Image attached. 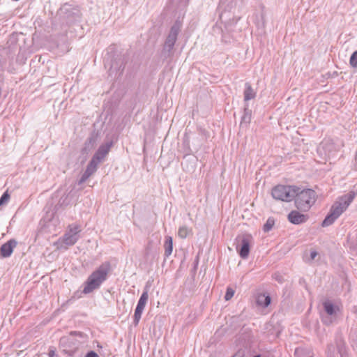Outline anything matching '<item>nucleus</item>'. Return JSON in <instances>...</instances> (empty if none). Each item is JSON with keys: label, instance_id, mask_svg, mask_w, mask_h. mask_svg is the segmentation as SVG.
Segmentation results:
<instances>
[{"label": "nucleus", "instance_id": "25", "mask_svg": "<svg viewBox=\"0 0 357 357\" xmlns=\"http://www.w3.org/2000/svg\"><path fill=\"white\" fill-rule=\"evenodd\" d=\"M190 231L186 226H182L178 229V235L181 238H185Z\"/></svg>", "mask_w": 357, "mask_h": 357}, {"label": "nucleus", "instance_id": "7", "mask_svg": "<svg viewBox=\"0 0 357 357\" xmlns=\"http://www.w3.org/2000/svg\"><path fill=\"white\" fill-rule=\"evenodd\" d=\"M60 15L66 20L67 23H74L80 20L82 13L77 6L64 3L60 8Z\"/></svg>", "mask_w": 357, "mask_h": 357}, {"label": "nucleus", "instance_id": "38", "mask_svg": "<svg viewBox=\"0 0 357 357\" xmlns=\"http://www.w3.org/2000/svg\"><path fill=\"white\" fill-rule=\"evenodd\" d=\"M276 280H279V282H281L280 278H276Z\"/></svg>", "mask_w": 357, "mask_h": 357}, {"label": "nucleus", "instance_id": "3", "mask_svg": "<svg viewBox=\"0 0 357 357\" xmlns=\"http://www.w3.org/2000/svg\"><path fill=\"white\" fill-rule=\"evenodd\" d=\"M356 192H349L348 194L340 197L338 202H336L331 207L330 212L326 216L321 223L324 227H328L334 223V222L340 216V215L347 208L354 200Z\"/></svg>", "mask_w": 357, "mask_h": 357}, {"label": "nucleus", "instance_id": "2", "mask_svg": "<svg viewBox=\"0 0 357 357\" xmlns=\"http://www.w3.org/2000/svg\"><path fill=\"white\" fill-rule=\"evenodd\" d=\"M112 271L111 264L105 261L98 268L92 272L84 282L82 292L85 294H90L100 287L101 284L107 280L109 273Z\"/></svg>", "mask_w": 357, "mask_h": 357}, {"label": "nucleus", "instance_id": "35", "mask_svg": "<svg viewBox=\"0 0 357 357\" xmlns=\"http://www.w3.org/2000/svg\"><path fill=\"white\" fill-rule=\"evenodd\" d=\"M253 357H261V356L260 354H257V355L254 356Z\"/></svg>", "mask_w": 357, "mask_h": 357}, {"label": "nucleus", "instance_id": "15", "mask_svg": "<svg viewBox=\"0 0 357 357\" xmlns=\"http://www.w3.org/2000/svg\"><path fill=\"white\" fill-rule=\"evenodd\" d=\"M17 245V242L15 239L12 238L9 240L0 248V256L3 258L10 257Z\"/></svg>", "mask_w": 357, "mask_h": 357}, {"label": "nucleus", "instance_id": "6", "mask_svg": "<svg viewBox=\"0 0 357 357\" xmlns=\"http://www.w3.org/2000/svg\"><path fill=\"white\" fill-rule=\"evenodd\" d=\"M295 186L278 185L272 190V196L275 199L290 202L295 197Z\"/></svg>", "mask_w": 357, "mask_h": 357}, {"label": "nucleus", "instance_id": "24", "mask_svg": "<svg viewBox=\"0 0 357 357\" xmlns=\"http://www.w3.org/2000/svg\"><path fill=\"white\" fill-rule=\"evenodd\" d=\"M275 225V219L272 217H270L266 220V222L264 225L263 230L264 232H268L272 229Z\"/></svg>", "mask_w": 357, "mask_h": 357}, {"label": "nucleus", "instance_id": "16", "mask_svg": "<svg viewBox=\"0 0 357 357\" xmlns=\"http://www.w3.org/2000/svg\"><path fill=\"white\" fill-rule=\"evenodd\" d=\"M288 220L294 225H300L305 222L307 219V215L301 213L297 211H291L287 216Z\"/></svg>", "mask_w": 357, "mask_h": 357}, {"label": "nucleus", "instance_id": "13", "mask_svg": "<svg viewBox=\"0 0 357 357\" xmlns=\"http://www.w3.org/2000/svg\"><path fill=\"white\" fill-rule=\"evenodd\" d=\"M323 306L326 313L331 317L323 318V321L324 324L329 325L333 322V318L336 316L337 307L330 301L324 302Z\"/></svg>", "mask_w": 357, "mask_h": 357}, {"label": "nucleus", "instance_id": "1", "mask_svg": "<svg viewBox=\"0 0 357 357\" xmlns=\"http://www.w3.org/2000/svg\"><path fill=\"white\" fill-rule=\"evenodd\" d=\"M87 335L82 332L72 331L60 339V349L70 356L80 355L79 349L86 343Z\"/></svg>", "mask_w": 357, "mask_h": 357}, {"label": "nucleus", "instance_id": "36", "mask_svg": "<svg viewBox=\"0 0 357 357\" xmlns=\"http://www.w3.org/2000/svg\"><path fill=\"white\" fill-rule=\"evenodd\" d=\"M276 280H279V282H281L280 278H276Z\"/></svg>", "mask_w": 357, "mask_h": 357}, {"label": "nucleus", "instance_id": "23", "mask_svg": "<svg viewBox=\"0 0 357 357\" xmlns=\"http://www.w3.org/2000/svg\"><path fill=\"white\" fill-rule=\"evenodd\" d=\"M251 116L252 110L248 108V105H245L244 107V114L242 116L241 124L249 123L251 121Z\"/></svg>", "mask_w": 357, "mask_h": 357}, {"label": "nucleus", "instance_id": "14", "mask_svg": "<svg viewBox=\"0 0 357 357\" xmlns=\"http://www.w3.org/2000/svg\"><path fill=\"white\" fill-rule=\"evenodd\" d=\"M236 3L234 0H220V9L222 10V12L220 14V18L222 20L226 19L228 17L227 14L236 7Z\"/></svg>", "mask_w": 357, "mask_h": 357}, {"label": "nucleus", "instance_id": "17", "mask_svg": "<svg viewBox=\"0 0 357 357\" xmlns=\"http://www.w3.org/2000/svg\"><path fill=\"white\" fill-rule=\"evenodd\" d=\"M124 69V65L123 61L119 59V61H112L110 68H109V75H112L114 72H116V76H119L121 75L122 72Z\"/></svg>", "mask_w": 357, "mask_h": 357}, {"label": "nucleus", "instance_id": "31", "mask_svg": "<svg viewBox=\"0 0 357 357\" xmlns=\"http://www.w3.org/2000/svg\"><path fill=\"white\" fill-rule=\"evenodd\" d=\"M56 356L55 350L50 349L48 353V357H54Z\"/></svg>", "mask_w": 357, "mask_h": 357}, {"label": "nucleus", "instance_id": "19", "mask_svg": "<svg viewBox=\"0 0 357 357\" xmlns=\"http://www.w3.org/2000/svg\"><path fill=\"white\" fill-rule=\"evenodd\" d=\"M245 86V89L244 91V100L246 102L254 99L256 96V92L252 88L251 84L248 82H246Z\"/></svg>", "mask_w": 357, "mask_h": 357}, {"label": "nucleus", "instance_id": "11", "mask_svg": "<svg viewBox=\"0 0 357 357\" xmlns=\"http://www.w3.org/2000/svg\"><path fill=\"white\" fill-rule=\"evenodd\" d=\"M113 144L114 142L112 140L107 141L105 144H102L99 146L92 158L99 163L101 162L109 153Z\"/></svg>", "mask_w": 357, "mask_h": 357}, {"label": "nucleus", "instance_id": "12", "mask_svg": "<svg viewBox=\"0 0 357 357\" xmlns=\"http://www.w3.org/2000/svg\"><path fill=\"white\" fill-rule=\"evenodd\" d=\"M98 164V162L91 158V161L86 166V170L84 171V172L83 173L80 179L78 181L79 185H81L86 182V181L96 172Z\"/></svg>", "mask_w": 357, "mask_h": 357}, {"label": "nucleus", "instance_id": "10", "mask_svg": "<svg viewBox=\"0 0 357 357\" xmlns=\"http://www.w3.org/2000/svg\"><path fill=\"white\" fill-rule=\"evenodd\" d=\"M149 299V294L147 291H144L141 295L137 307L135 310L133 324L135 326H137L141 319L142 314L145 307V305Z\"/></svg>", "mask_w": 357, "mask_h": 357}, {"label": "nucleus", "instance_id": "20", "mask_svg": "<svg viewBox=\"0 0 357 357\" xmlns=\"http://www.w3.org/2000/svg\"><path fill=\"white\" fill-rule=\"evenodd\" d=\"M79 239V235H75L67 232L63 237V243L67 245H73Z\"/></svg>", "mask_w": 357, "mask_h": 357}, {"label": "nucleus", "instance_id": "22", "mask_svg": "<svg viewBox=\"0 0 357 357\" xmlns=\"http://www.w3.org/2000/svg\"><path fill=\"white\" fill-rule=\"evenodd\" d=\"M271 301V298L268 295L266 296L265 294H260L257 298V305L264 307H268L270 305Z\"/></svg>", "mask_w": 357, "mask_h": 357}, {"label": "nucleus", "instance_id": "32", "mask_svg": "<svg viewBox=\"0 0 357 357\" xmlns=\"http://www.w3.org/2000/svg\"><path fill=\"white\" fill-rule=\"evenodd\" d=\"M317 252L315 250H312L310 252V259H314V258L317 257Z\"/></svg>", "mask_w": 357, "mask_h": 357}, {"label": "nucleus", "instance_id": "5", "mask_svg": "<svg viewBox=\"0 0 357 357\" xmlns=\"http://www.w3.org/2000/svg\"><path fill=\"white\" fill-rule=\"evenodd\" d=\"M295 194V205L301 211H308L316 201V192L312 189H304L299 192V188L296 187Z\"/></svg>", "mask_w": 357, "mask_h": 357}, {"label": "nucleus", "instance_id": "29", "mask_svg": "<svg viewBox=\"0 0 357 357\" xmlns=\"http://www.w3.org/2000/svg\"><path fill=\"white\" fill-rule=\"evenodd\" d=\"M80 231H81V229H80L79 225H70L69 231L68 232H69L70 234H75V235H78V234Z\"/></svg>", "mask_w": 357, "mask_h": 357}, {"label": "nucleus", "instance_id": "8", "mask_svg": "<svg viewBox=\"0 0 357 357\" xmlns=\"http://www.w3.org/2000/svg\"><path fill=\"white\" fill-rule=\"evenodd\" d=\"M326 352L327 357H348L345 343L341 337L335 339V344H329Z\"/></svg>", "mask_w": 357, "mask_h": 357}, {"label": "nucleus", "instance_id": "28", "mask_svg": "<svg viewBox=\"0 0 357 357\" xmlns=\"http://www.w3.org/2000/svg\"><path fill=\"white\" fill-rule=\"evenodd\" d=\"M234 290L231 287H227L225 296V299L226 301H229L234 296Z\"/></svg>", "mask_w": 357, "mask_h": 357}, {"label": "nucleus", "instance_id": "26", "mask_svg": "<svg viewBox=\"0 0 357 357\" xmlns=\"http://www.w3.org/2000/svg\"><path fill=\"white\" fill-rule=\"evenodd\" d=\"M10 194L8 193V190L4 192L1 197H0V206L2 205L6 204L10 199Z\"/></svg>", "mask_w": 357, "mask_h": 357}, {"label": "nucleus", "instance_id": "39", "mask_svg": "<svg viewBox=\"0 0 357 357\" xmlns=\"http://www.w3.org/2000/svg\"><path fill=\"white\" fill-rule=\"evenodd\" d=\"M182 166L184 167V164L183 163H182ZM183 169H185V167H183Z\"/></svg>", "mask_w": 357, "mask_h": 357}, {"label": "nucleus", "instance_id": "9", "mask_svg": "<svg viewBox=\"0 0 357 357\" xmlns=\"http://www.w3.org/2000/svg\"><path fill=\"white\" fill-rule=\"evenodd\" d=\"M252 240V237L250 234L238 236L236 238V241L238 242L236 249L241 258L246 259L248 257L250 253V245Z\"/></svg>", "mask_w": 357, "mask_h": 357}, {"label": "nucleus", "instance_id": "21", "mask_svg": "<svg viewBox=\"0 0 357 357\" xmlns=\"http://www.w3.org/2000/svg\"><path fill=\"white\" fill-rule=\"evenodd\" d=\"M165 256L169 257L172 253L173 250V240L171 236H166L164 243Z\"/></svg>", "mask_w": 357, "mask_h": 357}, {"label": "nucleus", "instance_id": "34", "mask_svg": "<svg viewBox=\"0 0 357 357\" xmlns=\"http://www.w3.org/2000/svg\"><path fill=\"white\" fill-rule=\"evenodd\" d=\"M354 336H356L357 337V333H354V334L352 335V338L354 337Z\"/></svg>", "mask_w": 357, "mask_h": 357}, {"label": "nucleus", "instance_id": "18", "mask_svg": "<svg viewBox=\"0 0 357 357\" xmlns=\"http://www.w3.org/2000/svg\"><path fill=\"white\" fill-rule=\"evenodd\" d=\"M96 142V137L94 135L90 136L85 142L84 146L82 149L83 153H88L93 149Z\"/></svg>", "mask_w": 357, "mask_h": 357}, {"label": "nucleus", "instance_id": "4", "mask_svg": "<svg viewBox=\"0 0 357 357\" xmlns=\"http://www.w3.org/2000/svg\"><path fill=\"white\" fill-rule=\"evenodd\" d=\"M181 24L178 21H176L172 26L161 51L160 56L163 60L171 59L174 56V47L177 40L178 35L181 31Z\"/></svg>", "mask_w": 357, "mask_h": 357}, {"label": "nucleus", "instance_id": "30", "mask_svg": "<svg viewBox=\"0 0 357 357\" xmlns=\"http://www.w3.org/2000/svg\"><path fill=\"white\" fill-rule=\"evenodd\" d=\"M85 357H99V356L97 354L96 352L93 351H90L86 354Z\"/></svg>", "mask_w": 357, "mask_h": 357}, {"label": "nucleus", "instance_id": "33", "mask_svg": "<svg viewBox=\"0 0 357 357\" xmlns=\"http://www.w3.org/2000/svg\"><path fill=\"white\" fill-rule=\"evenodd\" d=\"M353 312H354L355 314H357V307H354V310H353Z\"/></svg>", "mask_w": 357, "mask_h": 357}, {"label": "nucleus", "instance_id": "37", "mask_svg": "<svg viewBox=\"0 0 357 357\" xmlns=\"http://www.w3.org/2000/svg\"><path fill=\"white\" fill-rule=\"evenodd\" d=\"M276 280H279V282H281L280 278H276Z\"/></svg>", "mask_w": 357, "mask_h": 357}, {"label": "nucleus", "instance_id": "27", "mask_svg": "<svg viewBox=\"0 0 357 357\" xmlns=\"http://www.w3.org/2000/svg\"><path fill=\"white\" fill-rule=\"evenodd\" d=\"M349 63L354 68L357 67V50L352 53L349 59Z\"/></svg>", "mask_w": 357, "mask_h": 357}]
</instances>
